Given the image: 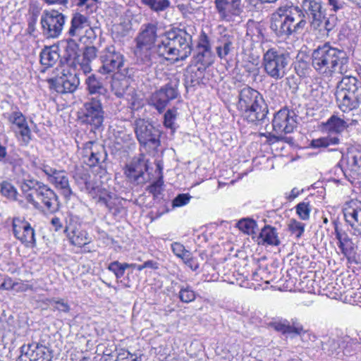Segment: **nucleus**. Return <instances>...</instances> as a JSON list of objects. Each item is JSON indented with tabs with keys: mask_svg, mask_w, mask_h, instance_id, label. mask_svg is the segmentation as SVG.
Returning <instances> with one entry per match:
<instances>
[{
	"mask_svg": "<svg viewBox=\"0 0 361 361\" xmlns=\"http://www.w3.org/2000/svg\"><path fill=\"white\" fill-rule=\"evenodd\" d=\"M349 59L343 50L325 43L318 47L312 54V65L324 78H329L336 73L347 71Z\"/></svg>",
	"mask_w": 361,
	"mask_h": 361,
	"instance_id": "nucleus-1",
	"label": "nucleus"
},
{
	"mask_svg": "<svg viewBox=\"0 0 361 361\" xmlns=\"http://www.w3.org/2000/svg\"><path fill=\"white\" fill-rule=\"evenodd\" d=\"M192 50V35L183 29H173L160 36L156 46L159 56L168 61H178L186 59Z\"/></svg>",
	"mask_w": 361,
	"mask_h": 361,
	"instance_id": "nucleus-2",
	"label": "nucleus"
},
{
	"mask_svg": "<svg viewBox=\"0 0 361 361\" xmlns=\"http://www.w3.org/2000/svg\"><path fill=\"white\" fill-rule=\"evenodd\" d=\"M306 17L298 6H281L272 14L271 29L283 39L302 33L307 27Z\"/></svg>",
	"mask_w": 361,
	"mask_h": 361,
	"instance_id": "nucleus-3",
	"label": "nucleus"
},
{
	"mask_svg": "<svg viewBox=\"0 0 361 361\" xmlns=\"http://www.w3.org/2000/svg\"><path fill=\"white\" fill-rule=\"evenodd\" d=\"M21 190L26 200L35 208H44L49 212L58 210V196L47 185L35 178H24L20 183Z\"/></svg>",
	"mask_w": 361,
	"mask_h": 361,
	"instance_id": "nucleus-4",
	"label": "nucleus"
},
{
	"mask_svg": "<svg viewBox=\"0 0 361 361\" xmlns=\"http://www.w3.org/2000/svg\"><path fill=\"white\" fill-rule=\"evenodd\" d=\"M237 109L248 122L262 121L268 113L267 106L261 94L251 88L245 87L238 94Z\"/></svg>",
	"mask_w": 361,
	"mask_h": 361,
	"instance_id": "nucleus-5",
	"label": "nucleus"
},
{
	"mask_svg": "<svg viewBox=\"0 0 361 361\" xmlns=\"http://www.w3.org/2000/svg\"><path fill=\"white\" fill-rule=\"evenodd\" d=\"M290 56L288 53L271 48L263 54L262 67L265 73L275 80L283 78L288 71Z\"/></svg>",
	"mask_w": 361,
	"mask_h": 361,
	"instance_id": "nucleus-6",
	"label": "nucleus"
},
{
	"mask_svg": "<svg viewBox=\"0 0 361 361\" xmlns=\"http://www.w3.org/2000/svg\"><path fill=\"white\" fill-rule=\"evenodd\" d=\"M293 116V112L290 113L287 109L279 111L272 121L273 130L275 134L271 135V133H261V135L273 141L283 139V135L292 133L295 127L296 121Z\"/></svg>",
	"mask_w": 361,
	"mask_h": 361,
	"instance_id": "nucleus-7",
	"label": "nucleus"
},
{
	"mask_svg": "<svg viewBox=\"0 0 361 361\" xmlns=\"http://www.w3.org/2000/svg\"><path fill=\"white\" fill-rule=\"evenodd\" d=\"M90 195L96 200L98 204L104 205L109 211L116 217H121L126 213L122 200L114 194L109 192L106 190L99 187H87Z\"/></svg>",
	"mask_w": 361,
	"mask_h": 361,
	"instance_id": "nucleus-8",
	"label": "nucleus"
},
{
	"mask_svg": "<svg viewBox=\"0 0 361 361\" xmlns=\"http://www.w3.org/2000/svg\"><path fill=\"white\" fill-rule=\"evenodd\" d=\"M66 16L59 11L44 10L41 16L42 33L47 38H57L61 34Z\"/></svg>",
	"mask_w": 361,
	"mask_h": 361,
	"instance_id": "nucleus-9",
	"label": "nucleus"
},
{
	"mask_svg": "<svg viewBox=\"0 0 361 361\" xmlns=\"http://www.w3.org/2000/svg\"><path fill=\"white\" fill-rule=\"evenodd\" d=\"M134 130L140 145H148L154 149L160 145L161 132L149 121L136 119L134 123Z\"/></svg>",
	"mask_w": 361,
	"mask_h": 361,
	"instance_id": "nucleus-10",
	"label": "nucleus"
},
{
	"mask_svg": "<svg viewBox=\"0 0 361 361\" xmlns=\"http://www.w3.org/2000/svg\"><path fill=\"white\" fill-rule=\"evenodd\" d=\"M79 118L82 123L90 125L94 129L99 128L104 120V111L100 99L92 97L85 102Z\"/></svg>",
	"mask_w": 361,
	"mask_h": 361,
	"instance_id": "nucleus-11",
	"label": "nucleus"
},
{
	"mask_svg": "<svg viewBox=\"0 0 361 361\" xmlns=\"http://www.w3.org/2000/svg\"><path fill=\"white\" fill-rule=\"evenodd\" d=\"M215 9L221 20L235 22L243 12L242 0H214Z\"/></svg>",
	"mask_w": 361,
	"mask_h": 361,
	"instance_id": "nucleus-12",
	"label": "nucleus"
},
{
	"mask_svg": "<svg viewBox=\"0 0 361 361\" xmlns=\"http://www.w3.org/2000/svg\"><path fill=\"white\" fill-rule=\"evenodd\" d=\"M13 235L27 247L36 246L35 229L24 218L14 217L12 220Z\"/></svg>",
	"mask_w": 361,
	"mask_h": 361,
	"instance_id": "nucleus-13",
	"label": "nucleus"
},
{
	"mask_svg": "<svg viewBox=\"0 0 361 361\" xmlns=\"http://www.w3.org/2000/svg\"><path fill=\"white\" fill-rule=\"evenodd\" d=\"M100 59L102 63L99 72L102 74L114 73L119 71L123 66V56L116 51L114 46L106 47L101 53Z\"/></svg>",
	"mask_w": 361,
	"mask_h": 361,
	"instance_id": "nucleus-14",
	"label": "nucleus"
},
{
	"mask_svg": "<svg viewBox=\"0 0 361 361\" xmlns=\"http://www.w3.org/2000/svg\"><path fill=\"white\" fill-rule=\"evenodd\" d=\"M107 154L104 147L96 142H87L82 150V159L90 167L100 166L106 160Z\"/></svg>",
	"mask_w": 361,
	"mask_h": 361,
	"instance_id": "nucleus-15",
	"label": "nucleus"
},
{
	"mask_svg": "<svg viewBox=\"0 0 361 361\" xmlns=\"http://www.w3.org/2000/svg\"><path fill=\"white\" fill-rule=\"evenodd\" d=\"M300 9L310 18V26L314 29H321L324 12L321 0H301Z\"/></svg>",
	"mask_w": 361,
	"mask_h": 361,
	"instance_id": "nucleus-16",
	"label": "nucleus"
},
{
	"mask_svg": "<svg viewBox=\"0 0 361 361\" xmlns=\"http://www.w3.org/2000/svg\"><path fill=\"white\" fill-rule=\"evenodd\" d=\"M56 91L61 94L72 93L76 90L80 80L74 69H63L61 75L53 80Z\"/></svg>",
	"mask_w": 361,
	"mask_h": 361,
	"instance_id": "nucleus-17",
	"label": "nucleus"
},
{
	"mask_svg": "<svg viewBox=\"0 0 361 361\" xmlns=\"http://www.w3.org/2000/svg\"><path fill=\"white\" fill-rule=\"evenodd\" d=\"M342 164H345L342 171L345 177L353 178L361 176V150L357 148H350L348 150L345 156L343 157Z\"/></svg>",
	"mask_w": 361,
	"mask_h": 361,
	"instance_id": "nucleus-18",
	"label": "nucleus"
},
{
	"mask_svg": "<svg viewBox=\"0 0 361 361\" xmlns=\"http://www.w3.org/2000/svg\"><path fill=\"white\" fill-rule=\"evenodd\" d=\"M7 119L13 125L12 129L25 145L31 140V130L25 116L19 111L8 114Z\"/></svg>",
	"mask_w": 361,
	"mask_h": 361,
	"instance_id": "nucleus-19",
	"label": "nucleus"
},
{
	"mask_svg": "<svg viewBox=\"0 0 361 361\" xmlns=\"http://www.w3.org/2000/svg\"><path fill=\"white\" fill-rule=\"evenodd\" d=\"M345 221L350 226L355 235H361V202L352 200L343 208Z\"/></svg>",
	"mask_w": 361,
	"mask_h": 361,
	"instance_id": "nucleus-20",
	"label": "nucleus"
},
{
	"mask_svg": "<svg viewBox=\"0 0 361 361\" xmlns=\"http://www.w3.org/2000/svg\"><path fill=\"white\" fill-rule=\"evenodd\" d=\"M178 90L171 85H166L159 90L152 94L150 104L161 113L164 111L169 102L177 97Z\"/></svg>",
	"mask_w": 361,
	"mask_h": 361,
	"instance_id": "nucleus-21",
	"label": "nucleus"
},
{
	"mask_svg": "<svg viewBox=\"0 0 361 361\" xmlns=\"http://www.w3.org/2000/svg\"><path fill=\"white\" fill-rule=\"evenodd\" d=\"M336 103L341 111L343 113L353 112V116L361 113V94H343L341 92L335 94Z\"/></svg>",
	"mask_w": 361,
	"mask_h": 361,
	"instance_id": "nucleus-22",
	"label": "nucleus"
},
{
	"mask_svg": "<svg viewBox=\"0 0 361 361\" xmlns=\"http://www.w3.org/2000/svg\"><path fill=\"white\" fill-rule=\"evenodd\" d=\"M357 119L341 118L338 115H332L323 123V130L331 134H341L350 126L355 125Z\"/></svg>",
	"mask_w": 361,
	"mask_h": 361,
	"instance_id": "nucleus-23",
	"label": "nucleus"
},
{
	"mask_svg": "<svg viewBox=\"0 0 361 361\" xmlns=\"http://www.w3.org/2000/svg\"><path fill=\"white\" fill-rule=\"evenodd\" d=\"M147 171V164L143 159L133 160L128 164L125 169V174L129 180L136 184L145 182L144 174Z\"/></svg>",
	"mask_w": 361,
	"mask_h": 361,
	"instance_id": "nucleus-24",
	"label": "nucleus"
},
{
	"mask_svg": "<svg viewBox=\"0 0 361 361\" xmlns=\"http://www.w3.org/2000/svg\"><path fill=\"white\" fill-rule=\"evenodd\" d=\"M157 37V26L155 24L148 23L142 25V31L137 38V49H148Z\"/></svg>",
	"mask_w": 361,
	"mask_h": 361,
	"instance_id": "nucleus-25",
	"label": "nucleus"
},
{
	"mask_svg": "<svg viewBox=\"0 0 361 361\" xmlns=\"http://www.w3.org/2000/svg\"><path fill=\"white\" fill-rule=\"evenodd\" d=\"M334 233L338 240V246L341 252L348 258H351L355 254L354 244L348 233L340 229L336 221H334Z\"/></svg>",
	"mask_w": 361,
	"mask_h": 361,
	"instance_id": "nucleus-26",
	"label": "nucleus"
},
{
	"mask_svg": "<svg viewBox=\"0 0 361 361\" xmlns=\"http://www.w3.org/2000/svg\"><path fill=\"white\" fill-rule=\"evenodd\" d=\"M198 53L195 56L197 63L208 66L212 63V51L208 37L203 33L197 45Z\"/></svg>",
	"mask_w": 361,
	"mask_h": 361,
	"instance_id": "nucleus-27",
	"label": "nucleus"
},
{
	"mask_svg": "<svg viewBox=\"0 0 361 361\" xmlns=\"http://www.w3.org/2000/svg\"><path fill=\"white\" fill-rule=\"evenodd\" d=\"M49 182L56 189L60 190L61 194L69 198L72 195V190L69 184L68 177L65 171L59 170L49 180Z\"/></svg>",
	"mask_w": 361,
	"mask_h": 361,
	"instance_id": "nucleus-28",
	"label": "nucleus"
},
{
	"mask_svg": "<svg viewBox=\"0 0 361 361\" xmlns=\"http://www.w3.org/2000/svg\"><path fill=\"white\" fill-rule=\"evenodd\" d=\"M90 19L80 13H75L71 19V27L68 30V34L71 37H77L81 39V35L83 30L89 28Z\"/></svg>",
	"mask_w": 361,
	"mask_h": 361,
	"instance_id": "nucleus-29",
	"label": "nucleus"
},
{
	"mask_svg": "<svg viewBox=\"0 0 361 361\" xmlns=\"http://www.w3.org/2000/svg\"><path fill=\"white\" fill-rule=\"evenodd\" d=\"M65 232L67 233V237L71 244L75 246L82 247L90 242L87 232L80 227L70 226L66 227Z\"/></svg>",
	"mask_w": 361,
	"mask_h": 361,
	"instance_id": "nucleus-30",
	"label": "nucleus"
},
{
	"mask_svg": "<svg viewBox=\"0 0 361 361\" xmlns=\"http://www.w3.org/2000/svg\"><path fill=\"white\" fill-rule=\"evenodd\" d=\"M357 82V80L355 77H343L337 85L335 94H338L341 92L343 94H346L348 95L350 94H361L359 92Z\"/></svg>",
	"mask_w": 361,
	"mask_h": 361,
	"instance_id": "nucleus-31",
	"label": "nucleus"
},
{
	"mask_svg": "<svg viewBox=\"0 0 361 361\" xmlns=\"http://www.w3.org/2000/svg\"><path fill=\"white\" fill-rule=\"evenodd\" d=\"M59 48L49 47L43 49L40 53V63L46 68L52 67L59 60Z\"/></svg>",
	"mask_w": 361,
	"mask_h": 361,
	"instance_id": "nucleus-32",
	"label": "nucleus"
},
{
	"mask_svg": "<svg viewBox=\"0 0 361 361\" xmlns=\"http://www.w3.org/2000/svg\"><path fill=\"white\" fill-rule=\"evenodd\" d=\"M234 37L224 35L219 38L216 54L220 59H225L233 49Z\"/></svg>",
	"mask_w": 361,
	"mask_h": 361,
	"instance_id": "nucleus-33",
	"label": "nucleus"
},
{
	"mask_svg": "<svg viewBox=\"0 0 361 361\" xmlns=\"http://www.w3.org/2000/svg\"><path fill=\"white\" fill-rule=\"evenodd\" d=\"M259 238L264 244L277 246L280 244L276 229L271 226H265L259 233Z\"/></svg>",
	"mask_w": 361,
	"mask_h": 361,
	"instance_id": "nucleus-34",
	"label": "nucleus"
},
{
	"mask_svg": "<svg viewBox=\"0 0 361 361\" xmlns=\"http://www.w3.org/2000/svg\"><path fill=\"white\" fill-rule=\"evenodd\" d=\"M52 353L47 347L36 344L35 350H32L30 361H52Z\"/></svg>",
	"mask_w": 361,
	"mask_h": 361,
	"instance_id": "nucleus-35",
	"label": "nucleus"
},
{
	"mask_svg": "<svg viewBox=\"0 0 361 361\" xmlns=\"http://www.w3.org/2000/svg\"><path fill=\"white\" fill-rule=\"evenodd\" d=\"M87 90L91 94L104 95L106 92V89L102 82L94 75H91L86 78Z\"/></svg>",
	"mask_w": 361,
	"mask_h": 361,
	"instance_id": "nucleus-36",
	"label": "nucleus"
},
{
	"mask_svg": "<svg viewBox=\"0 0 361 361\" xmlns=\"http://www.w3.org/2000/svg\"><path fill=\"white\" fill-rule=\"evenodd\" d=\"M340 139L336 136L327 135L318 139L312 140L311 145L313 148L328 147L339 144Z\"/></svg>",
	"mask_w": 361,
	"mask_h": 361,
	"instance_id": "nucleus-37",
	"label": "nucleus"
},
{
	"mask_svg": "<svg viewBox=\"0 0 361 361\" xmlns=\"http://www.w3.org/2000/svg\"><path fill=\"white\" fill-rule=\"evenodd\" d=\"M237 227L243 233L247 235H252L256 233L257 225L255 221L247 218L238 221L237 223Z\"/></svg>",
	"mask_w": 361,
	"mask_h": 361,
	"instance_id": "nucleus-38",
	"label": "nucleus"
},
{
	"mask_svg": "<svg viewBox=\"0 0 361 361\" xmlns=\"http://www.w3.org/2000/svg\"><path fill=\"white\" fill-rule=\"evenodd\" d=\"M142 4L149 7L152 11L160 12L170 6L169 0H140Z\"/></svg>",
	"mask_w": 361,
	"mask_h": 361,
	"instance_id": "nucleus-39",
	"label": "nucleus"
},
{
	"mask_svg": "<svg viewBox=\"0 0 361 361\" xmlns=\"http://www.w3.org/2000/svg\"><path fill=\"white\" fill-rule=\"evenodd\" d=\"M135 266L134 264L120 263L118 261H114L109 264L108 269L115 274L116 279H121L123 276L126 269Z\"/></svg>",
	"mask_w": 361,
	"mask_h": 361,
	"instance_id": "nucleus-40",
	"label": "nucleus"
},
{
	"mask_svg": "<svg viewBox=\"0 0 361 361\" xmlns=\"http://www.w3.org/2000/svg\"><path fill=\"white\" fill-rule=\"evenodd\" d=\"M288 228L292 235L300 238L305 232V224L295 219H291L288 221Z\"/></svg>",
	"mask_w": 361,
	"mask_h": 361,
	"instance_id": "nucleus-41",
	"label": "nucleus"
},
{
	"mask_svg": "<svg viewBox=\"0 0 361 361\" xmlns=\"http://www.w3.org/2000/svg\"><path fill=\"white\" fill-rule=\"evenodd\" d=\"M177 109H168L164 116V125L166 128L172 130L176 129L175 121L177 118Z\"/></svg>",
	"mask_w": 361,
	"mask_h": 361,
	"instance_id": "nucleus-42",
	"label": "nucleus"
},
{
	"mask_svg": "<svg viewBox=\"0 0 361 361\" xmlns=\"http://www.w3.org/2000/svg\"><path fill=\"white\" fill-rule=\"evenodd\" d=\"M295 212L303 221L308 220L310 216L311 206L309 202H301L295 206Z\"/></svg>",
	"mask_w": 361,
	"mask_h": 361,
	"instance_id": "nucleus-43",
	"label": "nucleus"
},
{
	"mask_svg": "<svg viewBox=\"0 0 361 361\" xmlns=\"http://www.w3.org/2000/svg\"><path fill=\"white\" fill-rule=\"evenodd\" d=\"M178 296L180 301L185 303L191 302L196 298L195 291L188 286L180 287Z\"/></svg>",
	"mask_w": 361,
	"mask_h": 361,
	"instance_id": "nucleus-44",
	"label": "nucleus"
},
{
	"mask_svg": "<svg viewBox=\"0 0 361 361\" xmlns=\"http://www.w3.org/2000/svg\"><path fill=\"white\" fill-rule=\"evenodd\" d=\"M1 192L2 195L11 199L16 200L17 190L16 188L8 181H3L1 183Z\"/></svg>",
	"mask_w": 361,
	"mask_h": 361,
	"instance_id": "nucleus-45",
	"label": "nucleus"
},
{
	"mask_svg": "<svg viewBox=\"0 0 361 361\" xmlns=\"http://www.w3.org/2000/svg\"><path fill=\"white\" fill-rule=\"evenodd\" d=\"M33 165L35 166L36 169L41 170L45 173L48 181L59 171L56 169L53 168L49 164H47L45 161H34Z\"/></svg>",
	"mask_w": 361,
	"mask_h": 361,
	"instance_id": "nucleus-46",
	"label": "nucleus"
},
{
	"mask_svg": "<svg viewBox=\"0 0 361 361\" xmlns=\"http://www.w3.org/2000/svg\"><path fill=\"white\" fill-rule=\"evenodd\" d=\"M48 301L54 307V310L68 313L71 310L70 305L63 299L51 298Z\"/></svg>",
	"mask_w": 361,
	"mask_h": 361,
	"instance_id": "nucleus-47",
	"label": "nucleus"
},
{
	"mask_svg": "<svg viewBox=\"0 0 361 361\" xmlns=\"http://www.w3.org/2000/svg\"><path fill=\"white\" fill-rule=\"evenodd\" d=\"M192 196L188 193H182L178 195L172 202V207H180L188 204L191 200Z\"/></svg>",
	"mask_w": 361,
	"mask_h": 361,
	"instance_id": "nucleus-48",
	"label": "nucleus"
},
{
	"mask_svg": "<svg viewBox=\"0 0 361 361\" xmlns=\"http://www.w3.org/2000/svg\"><path fill=\"white\" fill-rule=\"evenodd\" d=\"M36 344H27L23 345L20 348L21 355L18 357L16 361H30V354L32 353V350H35V346Z\"/></svg>",
	"mask_w": 361,
	"mask_h": 361,
	"instance_id": "nucleus-49",
	"label": "nucleus"
},
{
	"mask_svg": "<svg viewBox=\"0 0 361 361\" xmlns=\"http://www.w3.org/2000/svg\"><path fill=\"white\" fill-rule=\"evenodd\" d=\"M173 253L178 258L183 259L186 253H189V250H186L185 246L178 242H174L171 245Z\"/></svg>",
	"mask_w": 361,
	"mask_h": 361,
	"instance_id": "nucleus-50",
	"label": "nucleus"
},
{
	"mask_svg": "<svg viewBox=\"0 0 361 361\" xmlns=\"http://www.w3.org/2000/svg\"><path fill=\"white\" fill-rule=\"evenodd\" d=\"M306 333H307V331L303 329L302 326L300 324H293V325H290L288 324H287L286 334H288V335L294 334V335H299V336H304Z\"/></svg>",
	"mask_w": 361,
	"mask_h": 361,
	"instance_id": "nucleus-51",
	"label": "nucleus"
},
{
	"mask_svg": "<svg viewBox=\"0 0 361 361\" xmlns=\"http://www.w3.org/2000/svg\"><path fill=\"white\" fill-rule=\"evenodd\" d=\"M163 180L159 178L147 188V191L152 194L154 197H157L162 190Z\"/></svg>",
	"mask_w": 361,
	"mask_h": 361,
	"instance_id": "nucleus-52",
	"label": "nucleus"
},
{
	"mask_svg": "<svg viewBox=\"0 0 361 361\" xmlns=\"http://www.w3.org/2000/svg\"><path fill=\"white\" fill-rule=\"evenodd\" d=\"M183 263L186 264L192 271H196L199 268V264L196 258L193 257L190 251L186 253L185 257L182 259Z\"/></svg>",
	"mask_w": 361,
	"mask_h": 361,
	"instance_id": "nucleus-53",
	"label": "nucleus"
},
{
	"mask_svg": "<svg viewBox=\"0 0 361 361\" xmlns=\"http://www.w3.org/2000/svg\"><path fill=\"white\" fill-rule=\"evenodd\" d=\"M97 52V50L94 47H86L83 52V56H82V60L91 62L92 60H94L96 58Z\"/></svg>",
	"mask_w": 361,
	"mask_h": 361,
	"instance_id": "nucleus-54",
	"label": "nucleus"
},
{
	"mask_svg": "<svg viewBox=\"0 0 361 361\" xmlns=\"http://www.w3.org/2000/svg\"><path fill=\"white\" fill-rule=\"evenodd\" d=\"M78 44L75 42L74 40L69 39L67 41L66 47V51L67 54V56L69 58L75 57V56L77 54L78 51Z\"/></svg>",
	"mask_w": 361,
	"mask_h": 361,
	"instance_id": "nucleus-55",
	"label": "nucleus"
},
{
	"mask_svg": "<svg viewBox=\"0 0 361 361\" xmlns=\"http://www.w3.org/2000/svg\"><path fill=\"white\" fill-rule=\"evenodd\" d=\"M14 282L9 277H4L1 275V280L0 281V289L3 290H13Z\"/></svg>",
	"mask_w": 361,
	"mask_h": 361,
	"instance_id": "nucleus-56",
	"label": "nucleus"
},
{
	"mask_svg": "<svg viewBox=\"0 0 361 361\" xmlns=\"http://www.w3.org/2000/svg\"><path fill=\"white\" fill-rule=\"evenodd\" d=\"M97 0H75V5L81 8V11L90 8Z\"/></svg>",
	"mask_w": 361,
	"mask_h": 361,
	"instance_id": "nucleus-57",
	"label": "nucleus"
},
{
	"mask_svg": "<svg viewBox=\"0 0 361 361\" xmlns=\"http://www.w3.org/2000/svg\"><path fill=\"white\" fill-rule=\"evenodd\" d=\"M32 286L22 281L14 282L13 290L16 292H25L28 290H32Z\"/></svg>",
	"mask_w": 361,
	"mask_h": 361,
	"instance_id": "nucleus-58",
	"label": "nucleus"
},
{
	"mask_svg": "<svg viewBox=\"0 0 361 361\" xmlns=\"http://www.w3.org/2000/svg\"><path fill=\"white\" fill-rule=\"evenodd\" d=\"M120 85V82L118 80H114L111 83V87L112 90L114 91L115 94L121 97L124 94V89L123 88H118V86Z\"/></svg>",
	"mask_w": 361,
	"mask_h": 361,
	"instance_id": "nucleus-59",
	"label": "nucleus"
},
{
	"mask_svg": "<svg viewBox=\"0 0 361 361\" xmlns=\"http://www.w3.org/2000/svg\"><path fill=\"white\" fill-rule=\"evenodd\" d=\"M133 354L130 353L128 350H126L124 349H121L120 351L117 354L116 360L118 361H124L125 360L128 359V357H133Z\"/></svg>",
	"mask_w": 361,
	"mask_h": 361,
	"instance_id": "nucleus-60",
	"label": "nucleus"
},
{
	"mask_svg": "<svg viewBox=\"0 0 361 361\" xmlns=\"http://www.w3.org/2000/svg\"><path fill=\"white\" fill-rule=\"evenodd\" d=\"M90 63V61L82 60V61L78 63L79 69L81 70L84 74L90 73L92 71Z\"/></svg>",
	"mask_w": 361,
	"mask_h": 361,
	"instance_id": "nucleus-61",
	"label": "nucleus"
},
{
	"mask_svg": "<svg viewBox=\"0 0 361 361\" xmlns=\"http://www.w3.org/2000/svg\"><path fill=\"white\" fill-rule=\"evenodd\" d=\"M94 37V32L93 28L91 26V23H89V28H85L83 30V33L81 35V39L82 37H87V39H91Z\"/></svg>",
	"mask_w": 361,
	"mask_h": 361,
	"instance_id": "nucleus-62",
	"label": "nucleus"
},
{
	"mask_svg": "<svg viewBox=\"0 0 361 361\" xmlns=\"http://www.w3.org/2000/svg\"><path fill=\"white\" fill-rule=\"evenodd\" d=\"M330 6L333 7L334 11H337L343 6V1L342 0H328Z\"/></svg>",
	"mask_w": 361,
	"mask_h": 361,
	"instance_id": "nucleus-63",
	"label": "nucleus"
},
{
	"mask_svg": "<svg viewBox=\"0 0 361 361\" xmlns=\"http://www.w3.org/2000/svg\"><path fill=\"white\" fill-rule=\"evenodd\" d=\"M285 195H286V198L288 201H292L300 195V190L298 188H294L291 190V191L290 192H288V193L286 192Z\"/></svg>",
	"mask_w": 361,
	"mask_h": 361,
	"instance_id": "nucleus-64",
	"label": "nucleus"
}]
</instances>
